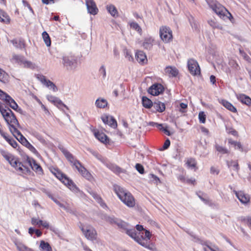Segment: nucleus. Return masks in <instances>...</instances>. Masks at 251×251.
Wrapping results in <instances>:
<instances>
[{
	"mask_svg": "<svg viewBox=\"0 0 251 251\" xmlns=\"http://www.w3.org/2000/svg\"><path fill=\"white\" fill-rule=\"evenodd\" d=\"M116 225L119 227L126 230V234L134 239L139 244L151 251H156L157 249L154 244L150 242L151 234L149 230H146L145 238H143L142 236L140 238L137 236V233L134 229H128L127 228V224L126 223L117 221Z\"/></svg>",
	"mask_w": 251,
	"mask_h": 251,
	"instance_id": "nucleus-1",
	"label": "nucleus"
},
{
	"mask_svg": "<svg viewBox=\"0 0 251 251\" xmlns=\"http://www.w3.org/2000/svg\"><path fill=\"white\" fill-rule=\"evenodd\" d=\"M59 149L67 159L75 167L83 177L88 180H91L92 178V176L91 174L83 166H82L81 163L78 160L75 158L71 152L63 147L60 148Z\"/></svg>",
	"mask_w": 251,
	"mask_h": 251,
	"instance_id": "nucleus-2",
	"label": "nucleus"
},
{
	"mask_svg": "<svg viewBox=\"0 0 251 251\" xmlns=\"http://www.w3.org/2000/svg\"><path fill=\"white\" fill-rule=\"evenodd\" d=\"M0 152L2 156L20 175H27L30 173V171L29 168L20 162L18 158L15 157L12 154L4 151H1Z\"/></svg>",
	"mask_w": 251,
	"mask_h": 251,
	"instance_id": "nucleus-3",
	"label": "nucleus"
},
{
	"mask_svg": "<svg viewBox=\"0 0 251 251\" xmlns=\"http://www.w3.org/2000/svg\"><path fill=\"white\" fill-rule=\"evenodd\" d=\"M114 190L121 201L129 207L135 205V201L131 194L118 185H114Z\"/></svg>",
	"mask_w": 251,
	"mask_h": 251,
	"instance_id": "nucleus-4",
	"label": "nucleus"
},
{
	"mask_svg": "<svg viewBox=\"0 0 251 251\" xmlns=\"http://www.w3.org/2000/svg\"><path fill=\"white\" fill-rule=\"evenodd\" d=\"M50 172L54 175L58 179H59L63 183L67 186L71 190L74 192L78 191V188L76 187L74 182L65 174L62 173L59 169L55 168L50 169Z\"/></svg>",
	"mask_w": 251,
	"mask_h": 251,
	"instance_id": "nucleus-5",
	"label": "nucleus"
},
{
	"mask_svg": "<svg viewBox=\"0 0 251 251\" xmlns=\"http://www.w3.org/2000/svg\"><path fill=\"white\" fill-rule=\"evenodd\" d=\"M62 63L66 70L74 72L78 67L77 57L72 53L64 55L62 57Z\"/></svg>",
	"mask_w": 251,
	"mask_h": 251,
	"instance_id": "nucleus-6",
	"label": "nucleus"
},
{
	"mask_svg": "<svg viewBox=\"0 0 251 251\" xmlns=\"http://www.w3.org/2000/svg\"><path fill=\"white\" fill-rule=\"evenodd\" d=\"M208 4L210 7L220 18L224 20H230V18H232L231 13L224 6L217 1H211Z\"/></svg>",
	"mask_w": 251,
	"mask_h": 251,
	"instance_id": "nucleus-7",
	"label": "nucleus"
},
{
	"mask_svg": "<svg viewBox=\"0 0 251 251\" xmlns=\"http://www.w3.org/2000/svg\"><path fill=\"white\" fill-rule=\"evenodd\" d=\"M1 114L4 120L9 126L11 132L13 131L14 128H17L19 126L18 120H17L12 111L8 108L4 110H2Z\"/></svg>",
	"mask_w": 251,
	"mask_h": 251,
	"instance_id": "nucleus-8",
	"label": "nucleus"
},
{
	"mask_svg": "<svg viewBox=\"0 0 251 251\" xmlns=\"http://www.w3.org/2000/svg\"><path fill=\"white\" fill-rule=\"evenodd\" d=\"M159 35L161 40L165 43H169L173 40L172 31L170 27L166 26L160 27Z\"/></svg>",
	"mask_w": 251,
	"mask_h": 251,
	"instance_id": "nucleus-9",
	"label": "nucleus"
},
{
	"mask_svg": "<svg viewBox=\"0 0 251 251\" xmlns=\"http://www.w3.org/2000/svg\"><path fill=\"white\" fill-rule=\"evenodd\" d=\"M188 70L193 75H199L201 69L198 62L194 59H189L187 61Z\"/></svg>",
	"mask_w": 251,
	"mask_h": 251,
	"instance_id": "nucleus-10",
	"label": "nucleus"
},
{
	"mask_svg": "<svg viewBox=\"0 0 251 251\" xmlns=\"http://www.w3.org/2000/svg\"><path fill=\"white\" fill-rule=\"evenodd\" d=\"M80 228L87 239L92 241L96 239L97 233L94 228L92 227H86L85 228L81 226Z\"/></svg>",
	"mask_w": 251,
	"mask_h": 251,
	"instance_id": "nucleus-11",
	"label": "nucleus"
},
{
	"mask_svg": "<svg viewBox=\"0 0 251 251\" xmlns=\"http://www.w3.org/2000/svg\"><path fill=\"white\" fill-rule=\"evenodd\" d=\"M0 99L5 102V103L8 105L11 108L16 110L18 108V105L15 101L7 94L5 92H3L1 94Z\"/></svg>",
	"mask_w": 251,
	"mask_h": 251,
	"instance_id": "nucleus-12",
	"label": "nucleus"
},
{
	"mask_svg": "<svg viewBox=\"0 0 251 251\" xmlns=\"http://www.w3.org/2000/svg\"><path fill=\"white\" fill-rule=\"evenodd\" d=\"M88 12L93 15L98 14L99 9L94 0H85Z\"/></svg>",
	"mask_w": 251,
	"mask_h": 251,
	"instance_id": "nucleus-13",
	"label": "nucleus"
},
{
	"mask_svg": "<svg viewBox=\"0 0 251 251\" xmlns=\"http://www.w3.org/2000/svg\"><path fill=\"white\" fill-rule=\"evenodd\" d=\"M101 119L104 124L108 125L110 127L116 128L117 127V123L113 117L104 114L101 116Z\"/></svg>",
	"mask_w": 251,
	"mask_h": 251,
	"instance_id": "nucleus-14",
	"label": "nucleus"
},
{
	"mask_svg": "<svg viewBox=\"0 0 251 251\" xmlns=\"http://www.w3.org/2000/svg\"><path fill=\"white\" fill-rule=\"evenodd\" d=\"M164 91V87L159 83L153 84L150 87L148 92L152 96H158L163 93Z\"/></svg>",
	"mask_w": 251,
	"mask_h": 251,
	"instance_id": "nucleus-15",
	"label": "nucleus"
},
{
	"mask_svg": "<svg viewBox=\"0 0 251 251\" xmlns=\"http://www.w3.org/2000/svg\"><path fill=\"white\" fill-rule=\"evenodd\" d=\"M239 201L243 204H247L250 201V196L243 191H233Z\"/></svg>",
	"mask_w": 251,
	"mask_h": 251,
	"instance_id": "nucleus-16",
	"label": "nucleus"
},
{
	"mask_svg": "<svg viewBox=\"0 0 251 251\" xmlns=\"http://www.w3.org/2000/svg\"><path fill=\"white\" fill-rule=\"evenodd\" d=\"M38 78L42 83L52 89L54 92H56L57 90V88L55 84L50 80L47 79L45 76L40 75L38 76Z\"/></svg>",
	"mask_w": 251,
	"mask_h": 251,
	"instance_id": "nucleus-17",
	"label": "nucleus"
},
{
	"mask_svg": "<svg viewBox=\"0 0 251 251\" xmlns=\"http://www.w3.org/2000/svg\"><path fill=\"white\" fill-rule=\"evenodd\" d=\"M27 162L28 164L30 166L33 170L39 174L43 173V169L42 167L34 159L28 158L27 159Z\"/></svg>",
	"mask_w": 251,
	"mask_h": 251,
	"instance_id": "nucleus-18",
	"label": "nucleus"
},
{
	"mask_svg": "<svg viewBox=\"0 0 251 251\" xmlns=\"http://www.w3.org/2000/svg\"><path fill=\"white\" fill-rule=\"evenodd\" d=\"M154 39L151 36L146 37L143 42L142 47L146 50H150L154 44Z\"/></svg>",
	"mask_w": 251,
	"mask_h": 251,
	"instance_id": "nucleus-19",
	"label": "nucleus"
},
{
	"mask_svg": "<svg viewBox=\"0 0 251 251\" xmlns=\"http://www.w3.org/2000/svg\"><path fill=\"white\" fill-rule=\"evenodd\" d=\"M135 57L138 62L141 64H145L147 63L148 60L145 52L141 50H138L135 54Z\"/></svg>",
	"mask_w": 251,
	"mask_h": 251,
	"instance_id": "nucleus-20",
	"label": "nucleus"
},
{
	"mask_svg": "<svg viewBox=\"0 0 251 251\" xmlns=\"http://www.w3.org/2000/svg\"><path fill=\"white\" fill-rule=\"evenodd\" d=\"M31 223L32 225L37 226L39 227L42 226L44 228H48L50 226L49 224L47 221L38 220L36 218H32Z\"/></svg>",
	"mask_w": 251,
	"mask_h": 251,
	"instance_id": "nucleus-21",
	"label": "nucleus"
},
{
	"mask_svg": "<svg viewBox=\"0 0 251 251\" xmlns=\"http://www.w3.org/2000/svg\"><path fill=\"white\" fill-rule=\"evenodd\" d=\"M11 133L18 140L20 141L23 144L25 145L28 142L26 138L21 134L17 128H14Z\"/></svg>",
	"mask_w": 251,
	"mask_h": 251,
	"instance_id": "nucleus-22",
	"label": "nucleus"
},
{
	"mask_svg": "<svg viewBox=\"0 0 251 251\" xmlns=\"http://www.w3.org/2000/svg\"><path fill=\"white\" fill-rule=\"evenodd\" d=\"M165 73L170 77H176L177 75L178 71L175 67L168 66L165 69Z\"/></svg>",
	"mask_w": 251,
	"mask_h": 251,
	"instance_id": "nucleus-23",
	"label": "nucleus"
},
{
	"mask_svg": "<svg viewBox=\"0 0 251 251\" xmlns=\"http://www.w3.org/2000/svg\"><path fill=\"white\" fill-rule=\"evenodd\" d=\"M94 135L100 141L103 143H107L109 142L107 136L102 132H100L98 131L94 132Z\"/></svg>",
	"mask_w": 251,
	"mask_h": 251,
	"instance_id": "nucleus-24",
	"label": "nucleus"
},
{
	"mask_svg": "<svg viewBox=\"0 0 251 251\" xmlns=\"http://www.w3.org/2000/svg\"><path fill=\"white\" fill-rule=\"evenodd\" d=\"M220 102L228 110L233 113H236L237 112L236 108L230 102H228V101L222 100L220 101Z\"/></svg>",
	"mask_w": 251,
	"mask_h": 251,
	"instance_id": "nucleus-25",
	"label": "nucleus"
},
{
	"mask_svg": "<svg viewBox=\"0 0 251 251\" xmlns=\"http://www.w3.org/2000/svg\"><path fill=\"white\" fill-rule=\"evenodd\" d=\"M0 22L5 24H8L10 22L9 16L1 9H0Z\"/></svg>",
	"mask_w": 251,
	"mask_h": 251,
	"instance_id": "nucleus-26",
	"label": "nucleus"
},
{
	"mask_svg": "<svg viewBox=\"0 0 251 251\" xmlns=\"http://www.w3.org/2000/svg\"><path fill=\"white\" fill-rule=\"evenodd\" d=\"M237 99L242 103L247 105L251 104V99L244 94H239L237 96Z\"/></svg>",
	"mask_w": 251,
	"mask_h": 251,
	"instance_id": "nucleus-27",
	"label": "nucleus"
},
{
	"mask_svg": "<svg viewBox=\"0 0 251 251\" xmlns=\"http://www.w3.org/2000/svg\"><path fill=\"white\" fill-rule=\"evenodd\" d=\"M152 107L156 111L159 112H162L165 110V104L160 101L154 102Z\"/></svg>",
	"mask_w": 251,
	"mask_h": 251,
	"instance_id": "nucleus-28",
	"label": "nucleus"
},
{
	"mask_svg": "<svg viewBox=\"0 0 251 251\" xmlns=\"http://www.w3.org/2000/svg\"><path fill=\"white\" fill-rule=\"evenodd\" d=\"M95 104L98 108H104L107 106L108 102L106 100L102 98H99L96 100Z\"/></svg>",
	"mask_w": 251,
	"mask_h": 251,
	"instance_id": "nucleus-29",
	"label": "nucleus"
},
{
	"mask_svg": "<svg viewBox=\"0 0 251 251\" xmlns=\"http://www.w3.org/2000/svg\"><path fill=\"white\" fill-rule=\"evenodd\" d=\"M186 164L187 167L191 169H194L195 171L197 170V162L195 159L193 158H189L187 159Z\"/></svg>",
	"mask_w": 251,
	"mask_h": 251,
	"instance_id": "nucleus-30",
	"label": "nucleus"
},
{
	"mask_svg": "<svg viewBox=\"0 0 251 251\" xmlns=\"http://www.w3.org/2000/svg\"><path fill=\"white\" fill-rule=\"evenodd\" d=\"M106 9L112 16L117 17L118 16L117 10L114 5L110 4L107 5Z\"/></svg>",
	"mask_w": 251,
	"mask_h": 251,
	"instance_id": "nucleus-31",
	"label": "nucleus"
},
{
	"mask_svg": "<svg viewBox=\"0 0 251 251\" xmlns=\"http://www.w3.org/2000/svg\"><path fill=\"white\" fill-rule=\"evenodd\" d=\"M39 247L42 251H52L50 245L43 240L41 241Z\"/></svg>",
	"mask_w": 251,
	"mask_h": 251,
	"instance_id": "nucleus-32",
	"label": "nucleus"
},
{
	"mask_svg": "<svg viewBox=\"0 0 251 251\" xmlns=\"http://www.w3.org/2000/svg\"><path fill=\"white\" fill-rule=\"evenodd\" d=\"M15 245L19 251H33L32 249L20 242H15Z\"/></svg>",
	"mask_w": 251,
	"mask_h": 251,
	"instance_id": "nucleus-33",
	"label": "nucleus"
},
{
	"mask_svg": "<svg viewBox=\"0 0 251 251\" xmlns=\"http://www.w3.org/2000/svg\"><path fill=\"white\" fill-rule=\"evenodd\" d=\"M8 80V75L4 71L0 68V81L3 83H7Z\"/></svg>",
	"mask_w": 251,
	"mask_h": 251,
	"instance_id": "nucleus-34",
	"label": "nucleus"
},
{
	"mask_svg": "<svg viewBox=\"0 0 251 251\" xmlns=\"http://www.w3.org/2000/svg\"><path fill=\"white\" fill-rule=\"evenodd\" d=\"M142 104L143 106L146 108H150L153 105L152 101L146 97L142 98Z\"/></svg>",
	"mask_w": 251,
	"mask_h": 251,
	"instance_id": "nucleus-35",
	"label": "nucleus"
},
{
	"mask_svg": "<svg viewBox=\"0 0 251 251\" xmlns=\"http://www.w3.org/2000/svg\"><path fill=\"white\" fill-rule=\"evenodd\" d=\"M3 138L8 142L13 148H16L17 147L18 144L14 140L10 138L7 134L5 132L4 136H2Z\"/></svg>",
	"mask_w": 251,
	"mask_h": 251,
	"instance_id": "nucleus-36",
	"label": "nucleus"
},
{
	"mask_svg": "<svg viewBox=\"0 0 251 251\" xmlns=\"http://www.w3.org/2000/svg\"><path fill=\"white\" fill-rule=\"evenodd\" d=\"M228 144L233 145L235 149L240 150L241 151H243L242 146L240 142L233 141L231 139H228Z\"/></svg>",
	"mask_w": 251,
	"mask_h": 251,
	"instance_id": "nucleus-37",
	"label": "nucleus"
},
{
	"mask_svg": "<svg viewBox=\"0 0 251 251\" xmlns=\"http://www.w3.org/2000/svg\"><path fill=\"white\" fill-rule=\"evenodd\" d=\"M42 37L47 46L50 47L51 45V40L48 33L46 31H44L42 33Z\"/></svg>",
	"mask_w": 251,
	"mask_h": 251,
	"instance_id": "nucleus-38",
	"label": "nucleus"
},
{
	"mask_svg": "<svg viewBox=\"0 0 251 251\" xmlns=\"http://www.w3.org/2000/svg\"><path fill=\"white\" fill-rule=\"evenodd\" d=\"M21 65H23V66L25 68L30 69H34L35 68V65L34 64L29 61L25 60L24 58Z\"/></svg>",
	"mask_w": 251,
	"mask_h": 251,
	"instance_id": "nucleus-39",
	"label": "nucleus"
},
{
	"mask_svg": "<svg viewBox=\"0 0 251 251\" xmlns=\"http://www.w3.org/2000/svg\"><path fill=\"white\" fill-rule=\"evenodd\" d=\"M130 27L137 31L140 35L142 34V30L139 25L135 22H131L130 23Z\"/></svg>",
	"mask_w": 251,
	"mask_h": 251,
	"instance_id": "nucleus-40",
	"label": "nucleus"
},
{
	"mask_svg": "<svg viewBox=\"0 0 251 251\" xmlns=\"http://www.w3.org/2000/svg\"><path fill=\"white\" fill-rule=\"evenodd\" d=\"M227 164L228 167H233L236 172H238L239 170V166L237 161L231 160L230 161H227Z\"/></svg>",
	"mask_w": 251,
	"mask_h": 251,
	"instance_id": "nucleus-41",
	"label": "nucleus"
},
{
	"mask_svg": "<svg viewBox=\"0 0 251 251\" xmlns=\"http://www.w3.org/2000/svg\"><path fill=\"white\" fill-rule=\"evenodd\" d=\"M90 194L102 206L105 205V204L103 201L101 197L100 196H99L97 194L94 192H91Z\"/></svg>",
	"mask_w": 251,
	"mask_h": 251,
	"instance_id": "nucleus-42",
	"label": "nucleus"
},
{
	"mask_svg": "<svg viewBox=\"0 0 251 251\" xmlns=\"http://www.w3.org/2000/svg\"><path fill=\"white\" fill-rule=\"evenodd\" d=\"M54 105L61 110H63V108H65L67 110L69 109L68 106L66 105L59 99L54 104Z\"/></svg>",
	"mask_w": 251,
	"mask_h": 251,
	"instance_id": "nucleus-43",
	"label": "nucleus"
},
{
	"mask_svg": "<svg viewBox=\"0 0 251 251\" xmlns=\"http://www.w3.org/2000/svg\"><path fill=\"white\" fill-rule=\"evenodd\" d=\"M50 197L53 201L54 202H55L57 205H58L60 207L64 208L65 210H66L68 212H70V210L68 206H66L63 204L61 203L58 200H57L56 199L54 198L53 197L50 196Z\"/></svg>",
	"mask_w": 251,
	"mask_h": 251,
	"instance_id": "nucleus-44",
	"label": "nucleus"
},
{
	"mask_svg": "<svg viewBox=\"0 0 251 251\" xmlns=\"http://www.w3.org/2000/svg\"><path fill=\"white\" fill-rule=\"evenodd\" d=\"M109 168L115 173L119 174V173H121V172H122V169L118 166L115 165H113V164L110 165L109 166Z\"/></svg>",
	"mask_w": 251,
	"mask_h": 251,
	"instance_id": "nucleus-45",
	"label": "nucleus"
},
{
	"mask_svg": "<svg viewBox=\"0 0 251 251\" xmlns=\"http://www.w3.org/2000/svg\"><path fill=\"white\" fill-rule=\"evenodd\" d=\"M215 148L216 150L223 154L228 153V151L225 148L220 146L218 145H216Z\"/></svg>",
	"mask_w": 251,
	"mask_h": 251,
	"instance_id": "nucleus-46",
	"label": "nucleus"
},
{
	"mask_svg": "<svg viewBox=\"0 0 251 251\" xmlns=\"http://www.w3.org/2000/svg\"><path fill=\"white\" fill-rule=\"evenodd\" d=\"M25 146L33 153L36 155H38L39 153L36 149L28 142L25 145Z\"/></svg>",
	"mask_w": 251,
	"mask_h": 251,
	"instance_id": "nucleus-47",
	"label": "nucleus"
},
{
	"mask_svg": "<svg viewBox=\"0 0 251 251\" xmlns=\"http://www.w3.org/2000/svg\"><path fill=\"white\" fill-rule=\"evenodd\" d=\"M136 229L139 231H142L143 230H144L145 231V233L146 232V230H147L146 229H145L143 226L142 225H137L136 226ZM143 233H142V234H141L140 232L139 233V235H137V236H139L140 238H141V236H143V238H145L146 237V236L145 235L144 236H143Z\"/></svg>",
	"mask_w": 251,
	"mask_h": 251,
	"instance_id": "nucleus-48",
	"label": "nucleus"
},
{
	"mask_svg": "<svg viewBox=\"0 0 251 251\" xmlns=\"http://www.w3.org/2000/svg\"><path fill=\"white\" fill-rule=\"evenodd\" d=\"M11 42L13 45L17 48H22L24 46V42L21 41H18L17 40H13Z\"/></svg>",
	"mask_w": 251,
	"mask_h": 251,
	"instance_id": "nucleus-49",
	"label": "nucleus"
},
{
	"mask_svg": "<svg viewBox=\"0 0 251 251\" xmlns=\"http://www.w3.org/2000/svg\"><path fill=\"white\" fill-rule=\"evenodd\" d=\"M209 25L214 28H219L220 25L214 20H210L208 21Z\"/></svg>",
	"mask_w": 251,
	"mask_h": 251,
	"instance_id": "nucleus-50",
	"label": "nucleus"
},
{
	"mask_svg": "<svg viewBox=\"0 0 251 251\" xmlns=\"http://www.w3.org/2000/svg\"><path fill=\"white\" fill-rule=\"evenodd\" d=\"M24 57L22 56L14 55L13 56L12 59L15 60L16 62L21 65L22 62L23 61Z\"/></svg>",
	"mask_w": 251,
	"mask_h": 251,
	"instance_id": "nucleus-51",
	"label": "nucleus"
},
{
	"mask_svg": "<svg viewBox=\"0 0 251 251\" xmlns=\"http://www.w3.org/2000/svg\"><path fill=\"white\" fill-rule=\"evenodd\" d=\"M199 119L200 122L201 123H205L206 120V115L204 114V112H200L199 114Z\"/></svg>",
	"mask_w": 251,
	"mask_h": 251,
	"instance_id": "nucleus-52",
	"label": "nucleus"
},
{
	"mask_svg": "<svg viewBox=\"0 0 251 251\" xmlns=\"http://www.w3.org/2000/svg\"><path fill=\"white\" fill-rule=\"evenodd\" d=\"M47 98L49 101L53 103L54 104L59 100V99L55 96L52 95H48Z\"/></svg>",
	"mask_w": 251,
	"mask_h": 251,
	"instance_id": "nucleus-53",
	"label": "nucleus"
},
{
	"mask_svg": "<svg viewBox=\"0 0 251 251\" xmlns=\"http://www.w3.org/2000/svg\"><path fill=\"white\" fill-rule=\"evenodd\" d=\"M99 73L102 75L103 78H105L106 75V69L104 65H102L99 69Z\"/></svg>",
	"mask_w": 251,
	"mask_h": 251,
	"instance_id": "nucleus-54",
	"label": "nucleus"
},
{
	"mask_svg": "<svg viewBox=\"0 0 251 251\" xmlns=\"http://www.w3.org/2000/svg\"><path fill=\"white\" fill-rule=\"evenodd\" d=\"M135 168L140 174H143L144 173V169L142 165L138 163L136 164Z\"/></svg>",
	"mask_w": 251,
	"mask_h": 251,
	"instance_id": "nucleus-55",
	"label": "nucleus"
},
{
	"mask_svg": "<svg viewBox=\"0 0 251 251\" xmlns=\"http://www.w3.org/2000/svg\"><path fill=\"white\" fill-rule=\"evenodd\" d=\"M90 152L98 159L102 161V157L98 152L94 151H91Z\"/></svg>",
	"mask_w": 251,
	"mask_h": 251,
	"instance_id": "nucleus-56",
	"label": "nucleus"
},
{
	"mask_svg": "<svg viewBox=\"0 0 251 251\" xmlns=\"http://www.w3.org/2000/svg\"><path fill=\"white\" fill-rule=\"evenodd\" d=\"M227 132L234 136H238L237 131L233 128L230 127L227 129Z\"/></svg>",
	"mask_w": 251,
	"mask_h": 251,
	"instance_id": "nucleus-57",
	"label": "nucleus"
},
{
	"mask_svg": "<svg viewBox=\"0 0 251 251\" xmlns=\"http://www.w3.org/2000/svg\"><path fill=\"white\" fill-rule=\"evenodd\" d=\"M198 243L200 244L202 246V247L206 246L208 248V246H209V244L207 242V241H203L200 239L198 240Z\"/></svg>",
	"mask_w": 251,
	"mask_h": 251,
	"instance_id": "nucleus-58",
	"label": "nucleus"
},
{
	"mask_svg": "<svg viewBox=\"0 0 251 251\" xmlns=\"http://www.w3.org/2000/svg\"><path fill=\"white\" fill-rule=\"evenodd\" d=\"M170 140L169 139H167V140H165V141L164 143V145L163 146V150L167 149L169 148V147L170 146Z\"/></svg>",
	"mask_w": 251,
	"mask_h": 251,
	"instance_id": "nucleus-59",
	"label": "nucleus"
},
{
	"mask_svg": "<svg viewBox=\"0 0 251 251\" xmlns=\"http://www.w3.org/2000/svg\"><path fill=\"white\" fill-rule=\"evenodd\" d=\"M229 64L230 66H231L234 69H237L238 67V64L234 60H230L229 62Z\"/></svg>",
	"mask_w": 251,
	"mask_h": 251,
	"instance_id": "nucleus-60",
	"label": "nucleus"
},
{
	"mask_svg": "<svg viewBox=\"0 0 251 251\" xmlns=\"http://www.w3.org/2000/svg\"><path fill=\"white\" fill-rule=\"evenodd\" d=\"M107 221L111 224H116L117 223V220L112 217H108L107 218Z\"/></svg>",
	"mask_w": 251,
	"mask_h": 251,
	"instance_id": "nucleus-61",
	"label": "nucleus"
},
{
	"mask_svg": "<svg viewBox=\"0 0 251 251\" xmlns=\"http://www.w3.org/2000/svg\"><path fill=\"white\" fill-rule=\"evenodd\" d=\"M57 0H42V2L44 3L48 4L50 3H54L55 1H56Z\"/></svg>",
	"mask_w": 251,
	"mask_h": 251,
	"instance_id": "nucleus-62",
	"label": "nucleus"
},
{
	"mask_svg": "<svg viewBox=\"0 0 251 251\" xmlns=\"http://www.w3.org/2000/svg\"><path fill=\"white\" fill-rule=\"evenodd\" d=\"M210 82L213 84H215L216 83V77L213 75H211L210 76Z\"/></svg>",
	"mask_w": 251,
	"mask_h": 251,
	"instance_id": "nucleus-63",
	"label": "nucleus"
},
{
	"mask_svg": "<svg viewBox=\"0 0 251 251\" xmlns=\"http://www.w3.org/2000/svg\"><path fill=\"white\" fill-rule=\"evenodd\" d=\"M126 57L129 60H132L133 59L130 52L127 50H126Z\"/></svg>",
	"mask_w": 251,
	"mask_h": 251,
	"instance_id": "nucleus-64",
	"label": "nucleus"
}]
</instances>
